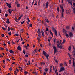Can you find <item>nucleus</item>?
Wrapping results in <instances>:
<instances>
[{
	"instance_id": "42",
	"label": "nucleus",
	"mask_w": 75,
	"mask_h": 75,
	"mask_svg": "<svg viewBox=\"0 0 75 75\" xmlns=\"http://www.w3.org/2000/svg\"><path fill=\"white\" fill-rule=\"evenodd\" d=\"M19 68L21 69V70H23V68H22V67H19Z\"/></svg>"
},
{
	"instance_id": "50",
	"label": "nucleus",
	"mask_w": 75,
	"mask_h": 75,
	"mask_svg": "<svg viewBox=\"0 0 75 75\" xmlns=\"http://www.w3.org/2000/svg\"><path fill=\"white\" fill-rule=\"evenodd\" d=\"M42 64H43V65H45V63L44 62H43L42 63Z\"/></svg>"
},
{
	"instance_id": "27",
	"label": "nucleus",
	"mask_w": 75,
	"mask_h": 75,
	"mask_svg": "<svg viewBox=\"0 0 75 75\" xmlns=\"http://www.w3.org/2000/svg\"><path fill=\"white\" fill-rule=\"evenodd\" d=\"M17 6L18 7H20V4H17Z\"/></svg>"
},
{
	"instance_id": "1",
	"label": "nucleus",
	"mask_w": 75,
	"mask_h": 75,
	"mask_svg": "<svg viewBox=\"0 0 75 75\" xmlns=\"http://www.w3.org/2000/svg\"><path fill=\"white\" fill-rule=\"evenodd\" d=\"M38 37L40 38H41V29L40 28L38 29V31L37 32Z\"/></svg>"
},
{
	"instance_id": "41",
	"label": "nucleus",
	"mask_w": 75,
	"mask_h": 75,
	"mask_svg": "<svg viewBox=\"0 0 75 75\" xmlns=\"http://www.w3.org/2000/svg\"><path fill=\"white\" fill-rule=\"evenodd\" d=\"M60 45V44L59 43H58L57 45V47H58L59 46V45Z\"/></svg>"
},
{
	"instance_id": "24",
	"label": "nucleus",
	"mask_w": 75,
	"mask_h": 75,
	"mask_svg": "<svg viewBox=\"0 0 75 75\" xmlns=\"http://www.w3.org/2000/svg\"><path fill=\"white\" fill-rule=\"evenodd\" d=\"M45 20L46 21L47 23H49V21H48V19H45Z\"/></svg>"
},
{
	"instance_id": "59",
	"label": "nucleus",
	"mask_w": 75,
	"mask_h": 75,
	"mask_svg": "<svg viewBox=\"0 0 75 75\" xmlns=\"http://www.w3.org/2000/svg\"><path fill=\"white\" fill-rule=\"evenodd\" d=\"M6 51H8V50L7 48H6Z\"/></svg>"
},
{
	"instance_id": "57",
	"label": "nucleus",
	"mask_w": 75,
	"mask_h": 75,
	"mask_svg": "<svg viewBox=\"0 0 75 75\" xmlns=\"http://www.w3.org/2000/svg\"><path fill=\"white\" fill-rule=\"evenodd\" d=\"M19 34L18 33H16V34H15V35L16 36H18Z\"/></svg>"
},
{
	"instance_id": "38",
	"label": "nucleus",
	"mask_w": 75,
	"mask_h": 75,
	"mask_svg": "<svg viewBox=\"0 0 75 75\" xmlns=\"http://www.w3.org/2000/svg\"><path fill=\"white\" fill-rule=\"evenodd\" d=\"M69 64H71V60H69Z\"/></svg>"
},
{
	"instance_id": "21",
	"label": "nucleus",
	"mask_w": 75,
	"mask_h": 75,
	"mask_svg": "<svg viewBox=\"0 0 75 75\" xmlns=\"http://www.w3.org/2000/svg\"><path fill=\"white\" fill-rule=\"evenodd\" d=\"M66 37L67 38H68L69 37V35H68V33H66Z\"/></svg>"
},
{
	"instance_id": "30",
	"label": "nucleus",
	"mask_w": 75,
	"mask_h": 75,
	"mask_svg": "<svg viewBox=\"0 0 75 75\" xmlns=\"http://www.w3.org/2000/svg\"><path fill=\"white\" fill-rule=\"evenodd\" d=\"M21 16H20L18 18V21L19 20H20V19H21Z\"/></svg>"
},
{
	"instance_id": "8",
	"label": "nucleus",
	"mask_w": 75,
	"mask_h": 75,
	"mask_svg": "<svg viewBox=\"0 0 75 75\" xmlns=\"http://www.w3.org/2000/svg\"><path fill=\"white\" fill-rule=\"evenodd\" d=\"M52 31L53 32H55V31H57V30H56V29L54 27H52Z\"/></svg>"
},
{
	"instance_id": "43",
	"label": "nucleus",
	"mask_w": 75,
	"mask_h": 75,
	"mask_svg": "<svg viewBox=\"0 0 75 75\" xmlns=\"http://www.w3.org/2000/svg\"><path fill=\"white\" fill-rule=\"evenodd\" d=\"M1 36L2 37H4V34H2Z\"/></svg>"
},
{
	"instance_id": "46",
	"label": "nucleus",
	"mask_w": 75,
	"mask_h": 75,
	"mask_svg": "<svg viewBox=\"0 0 75 75\" xmlns=\"http://www.w3.org/2000/svg\"><path fill=\"white\" fill-rule=\"evenodd\" d=\"M14 74H17V71H15L14 72Z\"/></svg>"
},
{
	"instance_id": "16",
	"label": "nucleus",
	"mask_w": 75,
	"mask_h": 75,
	"mask_svg": "<svg viewBox=\"0 0 75 75\" xmlns=\"http://www.w3.org/2000/svg\"><path fill=\"white\" fill-rule=\"evenodd\" d=\"M8 13H9V14H11L12 12L11 11H10V9L8 10Z\"/></svg>"
},
{
	"instance_id": "13",
	"label": "nucleus",
	"mask_w": 75,
	"mask_h": 75,
	"mask_svg": "<svg viewBox=\"0 0 75 75\" xmlns=\"http://www.w3.org/2000/svg\"><path fill=\"white\" fill-rule=\"evenodd\" d=\"M69 35V37H72L73 36V34H72V33L71 32H70Z\"/></svg>"
},
{
	"instance_id": "39",
	"label": "nucleus",
	"mask_w": 75,
	"mask_h": 75,
	"mask_svg": "<svg viewBox=\"0 0 75 75\" xmlns=\"http://www.w3.org/2000/svg\"><path fill=\"white\" fill-rule=\"evenodd\" d=\"M57 39L56 38H55L54 39V42H56L55 41H56V40H57Z\"/></svg>"
},
{
	"instance_id": "45",
	"label": "nucleus",
	"mask_w": 75,
	"mask_h": 75,
	"mask_svg": "<svg viewBox=\"0 0 75 75\" xmlns=\"http://www.w3.org/2000/svg\"><path fill=\"white\" fill-rule=\"evenodd\" d=\"M21 41H23V38L21 36Z\"/></svg>"
},
{
	"instance_id": "14",
	"label": "nucleus",
	"mask_w": 75,
	"mask_h": 75,
	"mask_svg": "<svg viewBox=\"0 0 75 75\" xmlns=\"http://www.w3.org/2000/svg\"><path fill=\"white\" fill-rule=\"evenodd\" d=\"M66 28L68 30H69V29H70V27L69 26H66Z\"/></svg>"
},
{
	"instance_id": "51",
	"label": "nucleus",
	"mask_w": 75,
	"mask_h": 75,
	"mask_svg": "<svg viewBox=\"0 0 75 75\" xmlns=\"http://www.w3.org/2000/svg\"><path fill=\"white\" fill-rule=\"evenodd\" d=\"M37 3L36 2L35 4H34V6H37Z\"/></svg>"
},
{
	"instance_id": "7",
	"label": "nucleus",
	"mask_w": 75,
	"mask_h": 75,
	"mask_svg": "<svg viewBox=\"0 0 75 75\" xmlns=\"http://www.w3.org/2000/svg\"><path fill=\"white\" fill-rule=\"evenodd\" d=\"M61 12V14L62 16H61L62 17V18H64V16H63V14H64V10H62Z\"/></svg>"
},
{
	"instance_id": "32",
	"label": "nucleus",
	"mask_w": 75,
	"mask_h": 75,
	"mask_svg": "<svg viewBox=\"0 0 75 75\" xmlns=\"http://www.w3.org/2000/svg\"><path fill=\"white\" fill-rule=\"evenodd\" d=\"M24 73L25 74H27V73H28V72L26 71H24Z\"/></svg>"
},
{
	"instance_id": "3",
	"label": "nucleus",
	"mask_w": 75,
	"mask_h": 75,
	"mask_svg": "<svg viewBox=\"0 0 75 75\" xmlns=\"http://www.w3.org/2000/svg\"><path fill=\"white\" fill-rule=\"evenodd\" d=\"M64 70H65V68L64 67H61L60 68V70L59 71V72H61V71H64Z\"/></svg>"
},
{
	"instance_id": "22",
	"label": "nucleus",
	"mask_w": 75,
	"mask_h": 75,
	"mask_svg": "<svg viewBox=\"0 0 75 75\" xmlns=\"http://www.w3.org/2000/svg\"><path fill=\"white\" fill-rule=\"evenodd\" d=\"M75 62H73V67H75Z\"/></svg>"
},
{
	"instance_id": "36",
	"label": "nucleus",
	"mask_w": 75,
	"mask_h": 75,
	"mask_svg": "<svg viewBox=\"0 0 75 75\" xmlns=\"http://www.w3.org/2000/svg\"><path fill=\"white\" fill-rule=\"evenodd\" d=\"M8 34L9 35H11V32H9L8 33Z\"/></svg>"
},
{
	"instance_id": "25",
	"label": "nucleus",
	"mask_w": 75,
	"mask_h": 75,
	"mask_svg": "<svg viewBox=\"0 0 75 75\" xmlns=\"http://www.w3.org/2000/svg\"><path fill=\"white\" fill-rule=\"evenodd\" d=\"M45 72H47V71H48V68L45 69Z\"/></svg>"
},
{
	"instance_id": "20",
	"label": "nucleus",
	"mask_w": 75,
	"mask_h": 75,
	"mask_svg": "<svg viewBox=\"0 0 75 75\" xmlns=\"http://www.w3.org/2000/svg\"><path fill=\"white\" fill-rule=\"evenodd\" d=\"M57 48H60V49H62V46L61 45L59 46L58 47H57Z\"/></svg>"
},
{
	"instance_id": "6",
	"label": "nucleus",
	"mask_w": 75,
	"mask_h": 75,
	"mask_svg": "<svg viewBox=\"0 0 75 75\" xmlns=\"http://www.w3.org/2000/svg\"><path fill=\"white\" fill-rule=\"evenodd\" d=\"M6 5L7 6H8L9 8H11V4H9L8 3H6Z\"/></svg>"
},
{
	"instance_id": "49",
	"label": "nucleus",
	"mask_w": 75,
	"mask_h": 75,
	"mask_svg": "<svg viewBox=\"0 0 75 75\" xmlns=\"http://www.w3.org/2000/svg\"><path fill=\"white\" fill-rule=\"evenodd\" d=\"M53 71H55V68H54V66H53Z\"/></svg>"
},
{
	"instance_id": "61",
	"label": "nucleus",
	"mask_w": 75,
	"mask_h": 75,
	"mask_svg": "<svg viewBox=\"0 0 75 75\" xmlns=\"http://www.w3.org/2000/svg\"><path fill=\"white\" fill-rule=\"evenodd\" d=\"M21 32H23L24 31V30L23 29H21Z\"/></svg>"
},
{
	"instance_id": "19",
	"label": "nucleus",
	"mask_w": 75,
	"mask_h": 75,
	"mask_svg": "<svg viewBox=\"0 0 75 75\" xmlns=\"http://www.w3.org/2000/svg\"><path fill=\"white\" fill-rule=\"evenodd\" d=\"M54 33L56 36L58 35V33H57V31L54 32Z\"/></svg>"
},
{
	"instance_id": "62",
	"label": "nucleus",
	"mask_w": 75,
	"mask_h": 75,
	"mask_svg": "<svg viewBox=\"0 0 75 75\" xmlns=\"http://www.w3.org/2000/svg\"><path fill=\"white\" fill-rule=\"evenodd\" d=\"M55 73H56V75H58V72L57 71V72H56V71H55Z\"/></svg>"
},
{
	"instance_id": "29",
	"label": "nucleus",
	"mask_w": 75,
	"mask_h": 75,
	"mask_svg": "<svg viewBox=\"0 0 75 75\" xmlns=\"http://www.w3.org/2000/svg\"><path fill=\"white\" fill-rule=\"evenodd\" d=\"M10 30H11V28H10V27H8V31H10Z\"/></svg>"
},
{
	"instance_id": "33",
	"label": "nucleus",
	"mask_w": 75,
	"mask_h": 75,
	"mask_svg": "<svg viewBox=\"0 0 75 75\" xmlns=\"http://www.w3.org/2000/svg\"><path fill=\"white\" fill-rule=\"evenodd\" d=\"M16 71H17V72H18L19 71V70H18V69L16 68Z\"/></svg>"
},
{
	"instance_id": "23",
	"label": "nucleus",
	"mask_w": 75,
	"mask_h": 75,
	"mask_svg": "<svg viewBox=\"0 0 75 75\" xmlns=\"http://www.w3.org/2000/svg\"><path fill=\"white\" fill-rule=\"evenodd\" d=\"M57 10L58 12H59V7H57Z\"/></svg>"
},
{
	"instance_id": "64",
	"label": "nucleus",
	"mask_w": 75,
	"mask_h": 75,
	"mask_svg": "<svg viewBox=\"0 0 75 75\" xmlns=\"http://www.w3.org/2000/svg\"><path fill=\"white\" fill-rule=\"evenodd\" d=\"M73 12H74V13L75 14V9L74 10V11H73Z\"/></svg>"
},
{
	"instance_id": "10",
	"label": "nucleus",
	"mask_w": 75,
	"mask_h": 75,
	"mask_svg": "<svg viewBox=\"0 0 75 75\" xmlns=\"http://www.w3.org/2000/svg\"><path fill=\"white\" fill-rule=\"evenodd\" d=\"M6 24H10V20H9V19H8L6 21Z\"/></svg>"
},
{
	"instance_id": "58",
	"label": "nucleus",
	"mask_w": 75,
	"mask_h": 75,
	"mask_svg": "<svg viewBox=\"0 0 75 75\" xmlns=\"http://www.w3.org/2000/svg\"><path fill=\"white\" fill-rule=\"evenodd\" d=\"M60 43L59 44H62V43H61V40H60Z\"/></svg>"
},
{
	"instance_id": "48",
	"label": "nucleus",
	"mask_w": 75,
	"mask_h": 75,
	"mask_svg": "<svg viewBox=\"0 0 75 75\" xmlns=\"http://www.w3.org/2000/svg\"><path fill=\"white\" fill-rule=\"evenodd\" d=\"M3 50V48L0 47V50Z\"/></svg>"
},
{
	"instance_id": "4",
	"label": "nucleus",
	"mask_w": 75,
	"mask_h": 75,
	"mask_svg": "<svg viewBox=\"0 0 75 75\" xmlns=\"http://www.w3.org/2000/svg\"><path fill=\"white\" fill-rule=\"evenodd\" d=\"M67 2L69 4H70L71 6H72V1L70 0H67Z\"/></svg>"
},
{
	"instance_id": "18",
	"label": "nucleus",
	"mask_w": 75,
	"mask_h": 75,
	"mask_svg": "<svg viewBox=\"0 0 75 75\" xmlns=\"http://www.w3.org/2000/svg\"><path fill=\"white\" fill-rule=\"evenodd\" d=\"M60 7L61 8L62 10H64V8H63V6H62L60 5Z\"/></svg>"
},
{
	"instance_id": "35",
	"label": "nucleus",
	"mask_w": 75,
	"mask_h": 75,
	"mask_svg": "<svg viewBox=\"0 0 75 75\" xmlns=\"http://www.w3.org/2000/svg\"><path fill=\"white\" fill-rule=\"evenodd\" d=\"M9 69L10 71H12V69H13V68L12 67H10L9 68Z\"/></svg>"
},
{
	"instance_id": "9",
	"label": "nucleus",
	"mask_w": 75,
	"mask_h": 75,
	"mask_svg": "<svg viewBox=\"0 0 75 75\" xmlns=\"http://www.w3.org/2000/svg\"><path fill=\"white\" fill-rule=\"evenodd\" d=\"M41 33L42 37H44L45 36V35H44V31L42 30H41Z\"/></svg>"
},
{
	"instance_id": "52",
	"label": "nucleus",
	"mask_w": 75,
	"mask_h": 75,
	"mask_svg": "<svg viewBox=\"0 0 75 75\" xmlns=\"http://www.w3.org/2000/svg\"><path fill=\"white\" fill-rule=\"evenodd\" d=\"M25 57H26V58H28V56L27 54H26L25 55Z\"/></svg>"
},
{
	"instance_id": "28",
	"label": "nucleus",
	"mask_w": 75,
	"mask_h": 75,
	"mask_svg": "<svg viewBox=\"0 0 75 75\" xmlns=\"http://www.w3.org/2000/svg\"><path fill=\"white\" fill-rule=\"evenodd\" d=\"M27 20L28 21L27 22H28V23H30V20H29V18H27Z\"/></svg>"
},
{
	"instance_id": "11",
	"label": "nucleus",
	"mask_w": 75,
	"mask_h": 75,
	"mask_svg": "<svg viewBox=\"0 0 75 75\" xmlns=\"http://www.w3.org/2000/svg\"><path fill=\"white\" fill-rule=\"evenodd\" d=\"M43 54L46 57V55H47V53H46V52L45 51L43 50Z\"/></svg>"
},
{
	"instance_id": "44",
	"label": "nucleus",
	"mask_w": 75,
	"mask_h": 75,
	"mask_svg": "<svg viewBox=\"0 0 75 75\" xmlns=\"http://www.w3.org/2000/svg\"><path fill=\"white\" fill-rule=\"evenodd\" d=\"M5 17H7L8 16V14H6L5 15Z\"/></svg>"
},
{
	"instance_id": "2",
	"label": "nucleus",
	"mask_w": 75,
	"mask_h": 75,
	"mask_svg": "<svg viewBox=\"0 0 75 75\" xmlns=\"http://www.w3.org/2000/svg\"><path fill=\"white\" fill-rule=\"evenodd\" d=\"M52 47L53 48V49L54 50V54H56V52H57V49L56 47L54 45L52 46Z\"/></svg>"
},
{
	"instance_id": "15",
	"label": "nucleus",
	"mask_w": 75,
	"mask_h": 75,
	"mask_svg": "<svg viewBox=\"0 0 75 75\" xmlns=\"http://www.w3.org/2000/svg\"><path fill=\"white\" fill-rule=\"evenodd\" d=\"M46 57L47 58L46 59L47 60H48V59H49L48 58V57H49V55L48 54H46Z\"/></svg>"
},
{
	"instance_id": "17",
	"label": "nucleus",
	"mask_w": 75,
	"mask_h": 75,
	"mask_svg": "<svg viewBox=\"0 0 75 75\" xmlns=\"http://www.w3.org/2000/svg\"><path fill=\"white\" fill-rule=\"evenodd\" d=\"M9 52L11 53V54H14V52L12 50H11L9 51Z\"/></svg>"
},
{
	"instance_id": "54",
	"label": "nucleus",
	"mask_w": 75,
	"mask_h": 75,
	"mask_svg": "<svg viewBox=\"0 0 75 75\" xmlns=\"http://www.w3.org/2000/svg\"><path fill=\"white\" fill-rule=\"evenodd\" d=\"M23 54H25V50H24L23 51Z\"/></svg>"
},
{
	"instance_id": "47",
	"label": "nucleus",
	"mask_w": 75,
	"mask_h": 75,
	"mask_svg": "<svg viewBox=\"0 0 75 75\" xmlns=\"http://www.w3.org/2000/svg\"><path fill=\"white\" fill-rule=\"evenodd\" d=\"M46 31H48V28H46Z\"/></svg>"
},
{
	"instance_id": "60",
	"label": "nucleus",
	"mask_w": 75,
	"mask_h": 75,
	"mask_svg": "<svg viewBox=\"0 0 75 75\" xmlns=\"http://www.w3.org/2000/svg\"><path fill=\"white\" fill-rule=\"evenodd\" d=\"M47 34H50V30H48Z\"/></svg>"
},
{
	"instance_id": "34",
	"label": "nucleus",
	"mask_w": 75,
	"mask_h": 75,
	"mask_svg": "<svg viewBox=\"0 0 75 75\" xmlns=\"http://www.w3.org/2000/svg\"><path fill=\"white\" fill-rule=\"evenodd\" d=\"M15 4H18V2L17 1H16V2H15Z\"/></svg>"
},
{
	"instance_id": "56",
	"label": "nucleus",
	"mask_w": 75,
	"mask_h": 75,
	"mask_svg": "<svg viewBox=\"0 0 75 75\" xmlns=\"http://www.w3.org/2000/svg\"><path fill=\"white\" fill-rule=\"evenodd\" d=\"M50 72H52V69L50 68Z\"/></svg>"
},
{
	"instance_id": "55",
	"label": "nucleus",
	"mask_w": 75,
	"mask_h": 75,
	"mask_svg": "<svg viewBox=\"0 0 75 75\" xmlns=\"http://www.w3.org/2000/svg\"><path fill=\"white\" fill-rule=\"evenodd\" d=\"M34 2H32V6H31V7H32V6H33V4H34Z\"/></svg>"
},
{
	"instance_id": "26",
	"label": "nucleus",
	"mask_w": 75,
	"mask_h": 75,
	"mask_svg": "<svg viewBox=\"0 0 75 75\" xmlns=\"http://www.w3.org/2000/svg\"><path fill=\"white\" fill-rule=\"evenodd\" d=\"M29 27H32L33 25L31 23H30L29 25Z\"/></svg>"
},
{
	"instance_id": "53",
	"label": "nucleus",
	"mask_w": 75,
	"mask_h": 75,
	"mask_svg": "<svg viewBox=\"0 0 75 75\" xmlns=\"http://www.w3.org/2000/svg\"><path fill=\"white\" fill-rule=\"evenodd\" d=\"M11 12H12V11H14V9H10Z\"/></svg>"
},
{
	"instance_id": "63",
	"label": "nucleus",
	"mask_w": 75,
	"mask_h": 75,
	"mask_svg": "<svg viewBox=\"0 0 75 75\" xmlns=\"http://www.w3.org/2000/svg\"><path fill=\"white\" fill-rule=\"evenodd\" d=\"M4 47H6V43H4Z\"/></svg>"
},
{
	"instance_id": "12",
	"label": "nucleus",
	"mask_w": 75,
	"mask_h": 75,
	"mask_svg": "<svg viewBox=\"0 0 75 75\" xmlns=\"http://www.w3.org/2000/svg\"><path fill=\"white\" fill-rule=\"evenodd\" d=\"M17 49L19 50V51H21V47L19 46L17 47Z\"/></svg>"
},
{
	"instance_id": "40",
	"label": "nucleus",
	"mask_w": 75,
	"mask_h": 75,
	"mask_svg": "<svg viewBox=\"0 0 75 75\" xmlns=\"http://www.w3.org/2000/svg\"><path fill=\"white\" fill-rule=\"evenodd\" d=\"M25 48L26 49V50H27L28 49V47H27L25 45L24 46Z\"/></svg>"
},
{
	"instance_id": "37",
	"label": "nucleus",
	"mask_w": 75,
	"mask_h": 75,
	"mask_svg": "<svg viewBox=\"0 0 75 75\" xmlns=\"http://www.w3.org/2000/svg\"><path fill=\"white\" fill-rule=\"evenodd\" d=\"M65 40L64 39L63 40V44H64V43H65Z\"/></svg>"
},
{
	"instance_id": "5",
	"label": "nucleus",
	"mask_w": 75,
	"mask_h": 75,
	"mask_svg": "<svg viewBox=\"0 0 75 75\" xmlns=\"http://www.w3.org/2000/svg\"><path fill=\"white\" fill-rule=\"evenodd\" d=\"M46 6H45V8H48V5H49V2L48 1H47L46 2Z\"/></svg>"
},
{
	"instance_id": "31",
	"label": "nucleus",
	"mask_w": 75,
	"mask_h": 75,
	"mask_svg": "<svg viewBox=\"0 0 75 75\" xmlns=\"http://www.w3.org/2000/svg\"><path fill=\"white\" fill-rule=\"evenodd\" d=\"M71 46H70L68 48V50L69 51H71Z\"/></svg>"
}]
</instances>
